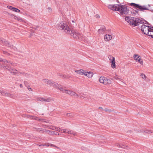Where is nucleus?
<instances>
[{
  "mask_svg": "<svg viewBox=\"0 0 153 153\" xmlns=\"http://www.w3.org/2000/svg\"><path fill=\"white\" fill-rule=\"evenodd\" d=\"M0 41H1L6 46H8L11 47V45L6 41L5 39L0 38Z\"/></svg>",
  "mask_w": 153,
  "mask_h": 153,
  "instance_id": "nucleus-14",
  "label": "nucleus"
},
{
  "mask_svg": "<svg viewBox=\"0 0 153 153\" xmlns=\"http://www.w3.org/2000/svg\"><path fill=\"white\" fill-rule=\"evenodd\" d=\"M133 57L135 60L137 61H138L141 64H143V60L141 59V57L140 56H139L137 54H134V55Z\"/></svg>",
  "mask_w": 153,
  "mask_h": 153,
  "instance_id": "nucleus-9",
  "label": "nucleus"
},
{
  "mask_svg": "<svg viewBox=\"0 0 153 153\" xmlns=\"http://www.w3.org/2000/svg\"><path fill=\"white\" fill-rule=\"evenodd\" d=\"M57 89H59L60 91H62V92L65 93V91L66 90V89H65L63 88L62 87H61V85H60V86L57 88H56Z\"/></svg>",
  "mask_w": 153,
  "mask_h": 153,
  "instance_id": "nucleus-22",
  "label": "nucleus"
},
{
  "mask_svg": "<svg viewBox=\"0 0 153 153\" xmlns=\"http://www.w3.org/2000/svg\"><path fill=\"white\" fill-rule=\"evenodd\" d=\"M50 132V133H51V132Z\"/></svg>",
  "mask_w": 153,
  "mask_h": 153,
  "instance_id": "nucleus-56",
  "label": "nucleus"
},
{
  "mask_svg": "<svg viewBox=\"0 0 153 153\" xmlns=\"http://www.w3.org/2000/svg\"><path fill=\"white\" fill-rule=\"evenodd\" d=\"M58 28L61 30H64L67 33L73 36L76 39H79L81 38L82 35L77 31L71 30L66 23L61 22L58 25Z\"/></svg>",
  "mask_w": 153,
  "mask_h": 153,
  "instance_id": "nucleus-1",
  "label": "nucleus"
},
{
  "mask_svg": "<svg viewBox=\"0 0 153 153\" xmlns=\"http://www.w3.org/2000/svg\"><path fill=\"white\" fill-rule=\"evenodd\" d=\"M140 76H142V77L143 79H144L145 78L146 76L145 74H142Z\"/></svg>",
  "mask_w": 153,
  "mask_h": 153,
  "instance_id": "nucleus-34",
  "label": "nucleus"
},
{
  "mask_svg": "<svg viewBox=\"0 0 153 153\" xmlns=\"http://www.w3.org/2000/svg\"><path fill=\"white\" fill-rule=\"evenodd\" d=\"M43 82L46 83L47 84H48L49 80H48V79H44L42 80Z\"/></svg>",
  "mask_w": 153,
  "mask_h": 153,
  "instance_id": "nucleus-26",
  "label": "nucleus"
},
{
  "mask_svg": "<svg viewBox=\"0 0 153 153\" xmlns=\"http://www.w3.org/2000/svg\"><path fill=\"white\" fill-rule=\"evenodd\" d=\"M67 115L68 117H73L74 115L71 113H68L67 114Z\"/></svg>",
  "mask_w": 153,
  "mask_h": 153,
  "instance_id": "nucleus-27",
  "label": "nucleus"
},
{
  "mask_svg": "<svg viewBox=\"0 0 153 153\" xmlns=\"http://www.w3.org/2000/svg\"><path fill=\"white\" fill-rule=\"evenodd\" d=\"M0 61L3 62L4 63H7L5 64L6 66H3L1 65V66L4 69L8 70L12 74L16 75L17 74V71L16 70L12 68H10L9 67V65L12 64V62L7 61L5 59H3L1 58H0Z\"/></svg>",
  "mask_w": 153,
  "mask_h": 153,
  "instance_id": "nucleus-3",
  "label": "nucleus"
},
{
  "mask_svg": "<svg viewBox=\"0 0 153 153\" xmlns=\"http://www.w3.org/2000/svg\"><path fill=\"white\" fill-rule=\"evenodd\" d=\"M46 146H49V145H47Z\"/></svg>",
  "mask_w": 153,
  "mask_h": 153,
  "instance_id": "nucleus-54",
  "label": "nucleus"
},
{
  "mask_svg": "<svg viewBox=\"0 0 153 153\" xmlns=\"http://www.w3.org/2000/svg\"><path fill=\"white\" fill-rule=\"evenodd\" d=\"M95 17L96 18H100V16L98 14H97L95 15Z\"/></svg>",
  "mask_w": 153,
  "mask_h": 153,
  "instance_id": "nucleus-38",
  "label": "nucleus"
},
{
  "mask_svg": "<svg viewBox=\"0 0 153 153\" xmlns=\"http://www.w3.org/2000/svg\"><path fill=\"white\" fill-rule=\"evenodd\" d=\"M104 110L106 111V112H111L112 111V110H110V109H109L108 108H105V109H104Z\"/></svg>",
  "mask_w": 153,
  "mask_h": 153,
  "instance_id": "nucleus-28",
  "label": "nucleus"
},
{
  "mask_svg": "<svg viewBox=\"0 0 153 153\" xmlns=\"http://www.w3.org/2000/svg\"><path fill=\"white\" fill-rule=\"evenodd\" d=\"M112 38L111 35L109 34L105 35L104 36V40L105 41H109Z\"/></svg>",
  "mask_w": 153,
  "mask_h": 153,
  "instance_id": "nucleus-16",
  "label": "nucleus"
},
{
  "mask_svg": "<svg viewBox=\"0 0 153 153\" xmlns=\"http://www.w3.org/2000/svg\"><path fill=\"white\" fill-rule=\"evenodd\" d=\"M66 129H61V132H62L64 133H66Z\"/></svg>",
  "mask_w": 153,
  "mask_h": 153,
  "instance_id": "nucleus-31",
  "label": "nucleus"
},
{
  "mask_svg": "<svg viewBox=\"0 0 153 153\" xmlns=\"http://www.w3.org/2000/svg\"><path fill=\"white\" fill-rule=\"evenodd\" d=\"M56 135H59V134L57 132H56Z\"/></svg>",
  "mask_w": 153,
  "mask_h": 153,
  "instance_id": "nucleus-46",
  "label": "nucleus"
},
{
  "mask_svg": "<svg viewBox=\"0 0 153 153\" xmlns=\"http://www.w3.org/2000/svg\"><path fill=\"white\" fill-rule=\"evenodd\" d=\"M37 100L38 101L41 102H45V98H43L42 97H38L37 99Z\"/></svg>",
  "mask_w": 153,
  "mask_h": 153,
  "instance_id": "nucleus-23",
  "label": "nucleus"
},
{
  "mask_svg": "<svg viewBox=\"0 0 153 153\" xmlns=\"http://www.w3.org/2000/svg\"><path fill=\"white\" fill-rule=\"evenodd\" d=\"M129 5L134 9H137V10L135 11L137 13H138L139 10L143 11L144 10H149V9L144 5L141 6L134 3H131L129 4Z\"/></svg>",
  "mask_w": 153,
  "mask_h": 153,
  "instance_id": "nucleus-4",
  "label": "nucleus"
},
{
  "mask_svg": "<svg viewBox=\"0 0 153 153\" xmlns=\"http://www.w3.org/2000/svg\"><path fill=\"white\" fill-rule=\"evenodd\" d=\"M71 134H72L73 135H75V134H76L75 133H73V132H71Z\"/></svg>",
  "mask_w": 153,
  "mask_h": 153,
  "instance_id": "nucleus-42",
  "label": "nucleus"
},
{
  "mask_svg": "<svg viewBox=\"0 0 153 153\" xmlns=\"http://www.w3.org/2000/svg\"><path fill=\"white\" fill-rule=\"evenodd\" d=\"M0 94H1L2 96L8 97L11 98L13 97V95L12 94L8 93L5 91H1Z\"/></svg>",
  "mask_w": 153,
  "mask_h": 153,
  "instance_id": "nucleus-11",
  "label": "nucleus"
},
{
  "mask_svg": "<svg viewBox=\"0 0 153 153\" xmlns=\"http://www.w3.org/2000/svg\"><path fill=\"white\" fill-rule=\"evenodd\" d=\"M54 100L53 98H52L51 97L45 98V102H50L52 101H54Z\"/></svg>",
  "mask_w": 153,
  "mask_h": 153,
  "instance_id": "nucleus-20",
  "label": "nucleus"
},
{
  "mask_svg": "<svg viewBox=\"0 0 153 153\" xmlns=\"http://www.w3.org/2000/svg\"><path fill=\"white\" fill-rule=\"evenodd\" d=\"M152 132V131L150 130H146L143 131V133H150Z\"/></svg>",
  "mask_w": 153,
  "mask_h": 153,
  "instance_id": "nucleus-24",
  "label": "nucleus"
},
{
  "mask_svg": "<svg viewBox=\"0 0 153 153\" xmlns=\"http://www.w3.org/2000/svg\"><path fill=\"white\" fill-rule=\"evenodd\" d=\"M66 133H67L69 134H71V131H70L68 130H66Z\"/></svg>",
  "mask_w": 153,
  "mask_h": 153,
  "instance_id": "nucleus-36",
  "label": "nucleus"
},
{
  "mask_svg": "<svg viewBox=\"0 0 153 153\" xmlns=\"http://www.w3.org/2000/svg\"><path fill=\"white\" fill-rule=\"evenodd\" d=\"M111 60V66L113 68H115V59L114 57H111L110 59Z\"/></svg>",
  "mask_w": 153,
  "mask_h": 153,
  "instance_id": "nucleus-13",
  "label": "nucleus"
},
{
  "mask_svg": "<svg viewBox=\"0 0 153 153\" xmlns=\"http://www.w3.org/2000/svg\"><path fill=\"white\" fill-rule=\"evenodd\" d=\"M62 77L68 79L70 77L69 76H67L65 75H62Z\"/></svg>",
  "mask_w": 153,
  "mask_h": 153,
  "instance_id": "nucleus-32",
  "label": "nucleus"
},
{
  "mask_svg": "<svg viewBox=\"0 0 153 153\" xmlns=\"http://www.w3.org/2000/svg\"><path fill=\"white\" fill-rule=\"evenodd\" d=\"M65 93L68 94L71 96H74L76 97H78V95L76 93L69 90L66 89Z\"/></svg>",
  "mask_w": 153,
  "mask_h": 153,
  "instance_id": "nucleus-8",
  "label": "nucleus"
},
{
  "mask_svg": "<svg viewBox=\"0 0 153 153\" xmlns=\"http://www.w3.org/2000/svg\"><path fill=\"white\" fill-rule=\"evenodd\" d=\"M4 54H6L7 53L6 52H4Z\"/></svg>",
  "mask_w": 153,
  "mask_h": 153,
  "instance_id": "nucleus-48",
  "label": "nucleus"
},
{
  "mask_svg": "<svg viewBox=\"0 0 153 153\" xmlns=\"http://www.w3.org/2000/svg\"><path fill=\"white\" fill-rule=\"evenodd\" d=\"M84 75L87 76L88 78H91L92 77L93 74L92 72H87L86 71H85Z\"/></svg>",
  "mask_w": 153,
  "mask_h": 153,
  "instance_id": "nucleus-17",
  "label": "nucleus"
},
{
  "mask_svg": "<svg viewBox=\"0 0 153 153\" xmlns=\"http://www.w3.org/2000/svg\"><path fill=\"white\" fill-rule=\"evenodd\" d=\"M129 131L130 132H131V130H130V131Z\"/></svg>",
  "mask_w": 153,
  "mask_h": 153,
  "instance_id": "nucleus-53",
  "label": "nucleus"
},
{
  "mask_svg": "<svg viewBox=\"0 0 153 153\" xmlns=\"http://www.w3.org/2000/svg\"><path fill=\"white\" fill-rule=\"evenodd\" d=\"M82 97H83L82 96H82H81V97L82 98Z\"/></svg>",
  "mask_w": 153,
  "mask_h": 153,
  "instance_id": "nucleus-55",
  "label": "nucleus"
},
{
  "mask_svg": "<svg viewBox=\"0 0 153 153\" xmlns=\"http://www.w3.org/2000/svg\"><path fill=\"white\" fill-rule=\"evenodd\" d=\"M51 146H55V147H56L58 149H59V147H56V146H55L53 145H51Z\"/></svg>",
  "mask_w": 153,
  "mask_h": 153,
  "instance_id": "nucleus-43",
  "label": "nucleus"
},
{
  "mask_svg": "<svg viewBox=\"0 0 153 153\" xmlns=\"http://www.w3.org/2000/svg\"><path fill=\"white\" fill-rule=\"evenodd\" d=\"M72 22H73V23H74V21L73 20V21H72Z\"/></svg>",
  "mask_w": 153,
  "mask_h": 153,
  "instance_id": "nucleus-50",
  "label": "nucleus"
},
{
  "mask_svg": "<svg viewBox=\"0 0 153 153\" xmlns=\"http://www.w3.org/2000/svg\"><path fill=\"white\" fill-rule=\"evenodd\" d=\"M27 88L28 89V90L30 91V90L31 91H32V89L31 88H28V87Z\"/></svg>",
  "mask_w": 153,
  "mask_h": 153,
  "instance_id": "nucleus-41",
  "label": "nucleus"
},
{
  "mask_svg": "<svg viewBox=\"0 0 153 153\" xmlns=\"http://www.w3.org/2000/svg\"><path fill=\"white\" fill-rule=\"evenodd\" d=\"M114 77L116 79H117V80H120V79L116 75L115 76H114Z\"/></svg>",
  "mask_w": 153,
  "mask_h": 153,
  "instance_id": "nucleus-33",
  "label": "nucleus"
},
{
  "mask_svg": "<svg viewBox=\"0 0 153 153\" xmlns=\"http://www.w3.org/2000/svg\"><path fill=\"white\" fill-rule=\"evenodd\" d=\"M119 5H109L108 6V8L110 9L113 11H117V10L119 8Z\"/></svg>",
  "mask_w": 153,
  "mask_h": 153,
  "instance_id": "nucleus-10",
  "label": "nucleus"
},
{
  "mask_svg": "<svg viewBox=\"0 0 153 153\" xmlns=\"http://www.w3.org/2000/svg\"><path fill=\"white\" fill-rule=\"evenodd\" d=\"M150 28V27L149 26L143 25L141 26V29L142 31L144 34L147 35V33L149 32V31Z\"/></svg>",
  "mask_w": 153,
  "mask_h": 153,
  "instance_id": "nucleus-7",
  "label": "nucleus"
},
{
  "mask_svg": "<svg viewBox=\"0 0 153 153\" xmlns=\"http://www.w3.org/2000/svg\"><path fill=\"white\" fill-rule=\"evenodd\" d=\"M58 75L59 76H62V75L60 74H58Z\"/></svg>",
  "mask_w": 153,
  "mask_h": 153,
  "instance_id": "nucleus-44",
  "label": "nucleus"
},
{
  "mask_svg": "<svg viewBox=\"0 0 153 153\" xmlns=\"http://www.w3.org/2000/svg\"><path fill=\"white\" fill-rule=\"evenodd\" d=\"M7 7L9 9L17 13H19L20 12V10L18 9L13 7L12 6H7Z\"/></svg>",
  "mask_w": 153,
  "mask_h": 153,
  "instance_id": "nucleus-15",
  "label": "nucleus"
},
{
  "mask_svg": "<svg viewBox=\"0 0 153 153\" xmlns=\"http://www.w3.org/2000/svg\"><path fill=\"white\" fill-rule=\"evenodd\" d=\"M20 86L21 88H22L23 87L22 85V84H20Z\"/></svg>",
  "mask_w": 153,
  "mask_h": 153,
  "instance_id": "nucleus-45",
  "label": "nucleus"
},
{
  "mask_svg": "<svg viewBox=\"0 0 153 153\" xmlns=\"http://www.w3.org/2000/svg\"><path fill=\"white\" fill-rule=\"evenodd\" d=\"M51 134H53V135H55L56 134V132L55 131H51Z\"/></svg>",
  "mask_w": 153,
  "mask_h": 153,
  "instance_id": "nucleus-35",
  "label": "nucleus"
},
{
  "mask_svg": "<svg viewBox=\"0 0 153 153\" xmlns=\"http://www.w3.org/2000/svg\"><path fill=\"white\" fill-rule=\"evenodd\" d=\"M56 126H50L49 128L54 130H55L56 129Z\"/></svg>",
  "mask_w": 153,
  "mask_h": 153,
  "instance_id": "nucleus-25",
  "label": "nucleus"
},
{
  "mask_svg": "<svg viewBox=\"0 0 153 153\" xmlns=\"http://www.w3.org/2000/svg\"><path fill=\"white\" fill-rule=\"evenodd\" d=\"M17 20H18V21H22V19H20L19 18H17L16 17Z\"/></svg>",
  "mask_w": 153,
  "mask_h": 153,
  "instance_id": "nucleus-40",
  "label": "nucleus"
},
{
  "mask_svg": "<svg viewBox=\"0 0 153 153\" xmlns=\"http://www.w3.org/2000/svg\"><path fill=\"white\" fill-rule=\"evenodd\" d=\"M99 108H100V109H102V107H100Z\"/></svg>",
  "mask_w": 153,
  "mask_h": 153,
  "instance_id": "nucleus-51",
  "label": "nucleus"
},
{
  "mask_svg": "<svg viewBox=\"0 0 153 153\" xmlns=\"http://www.w3.org/2000/svg\"><path fill=\"white\" fill-rule=\"evenodd\" d=\"M120 147L122 148L123 149H125L126 148V146L123 145V144H120Z\"/></svg>",
  "mask_w": 153,
  "mask_h": 153,
  "instance_id": "nucleus-30",
  "label": "nucleus"
},
{
  "mask_svg": "<svg viewBox=\"0 0 153 153\" xmlns=\"http://www.w3.org/2000/svg\"><path fill=\"white\" fill-rule=\"evenodd\" d=\"M48 84L52 86L53 87L55 88H57L58 87H59L60 86V84H59L56 83L53 81H51L50 80H49Z\"/></svg>",
  "mask_w": 153,
  "mask_h": 153,
  "instance_id": "nucleus-12",
  "label": "nucleus"
},
{
  "mask_svg": "<svg viewBox=\"0 0 153 153\" xmlns=\"http://www.w3.org/2000/svg\"><path fill=\"white\" fill-rule=\"evenodd\" d=\"M115 145L116 146H119L120 147V144H119V143H115Z\"/></svg>",
  "mask_w": 153,
  "mask_h": 153,
  "instance_id": "nucleus-39",
  "label": "nucleus"
},
{
  "mask_svg": "<svg viewBox=\"0 0 153 153\" xmlns=\"http://www.w3.org/2000/svg\"><path fill=\"white\" fill-rule=\"evenodd\" d=\"M51 131H50V130H45V131H44V132H47L48 133H50V132H51Z\"/></svg>",
  "mask_w": 153,
  "mask_h": 153,
  "instance_id": "nucleus-37",
  "label": "nucleus"
},
{
  "mask_svg": "<svg viewBox=\"0 0 153 153\" xmlns=\"http://www.w3.org/2000/svg\"><path fill=\"white\" fill-rule=\"evenodd\" d=\"M105 30V28L100 29L98 30V34L100 35L101 34H103L104 33V31Z\"/></svg>",
  "mask_w": 153,
  "mask_h": 153,
  "instance_id": "nucleus-21",
  "label": "nucleus"
},
{
  "mask_svg": "<svg viewBox=\"0 0 153 153\" xmlns=\"http://www.w3.org/2000/svg\"><path fill=\"white\" fill-rule=\"evenodd\" d=\"M48 9L50 10H51V7H48Z\"/></svg>",
  "mask_w": 153,
  "mask_h": 153,
  "instance_id": "nucleus-47",
  "label": "nucleus"
},
{
  "mask_svg": "<svg viewBox=\"0 0 153 153\" xmlns=\"http://www.w3.org/2000/svg\"><path fill=\"white\" fill-rule=\"evenodd\" d=\"M85 70L82 69H80L79 70H76L75 71V72L78 74L81 75H83L85 74Z\"/></svg>",
  "mask_w": 153,
  "mask_h": 153,
  "instance_id": "nucleus-19",
  "label": "nucleus"
},
{
  "mask_svg": "<svg viewBox=\"0 0 153 153\" xmlns=\"http://www.w3.org/2000/svg\"><path fill=\"white\" fill-rule=\"evenodd\" d=\"M99 81L100 83L105 85L110 84L111 83V82L110 79H108L103 76H101L100 78Z\"/></svg>",
  "mask_w": 153,
  "mask_h": 153,
  "instance_id": "nucleus-6",
  "label": "nucleus"
},
{
  "mask_svg": "<svg viewBox=\"0 0 153 153\" xmlns=\"http://www.w3.org/2000/svg\"><path fill=\"white\" fill-rule=\"evenodd\" d=\"M61 129L62 128H59V127H56L55 130L58 131L59 132H61Z\"/></svg>",
  "mask_w": 153,
  "mask_h": 153,
  "instance_id": "nucleus-29",
  "label": "nucleus"
},
{
  "mask_svg": "<svg viewBox=\"0 0 153 153\" xmlns=\"http://www.w3.org/2000/svg\"><path fill=\"white\" fill-rule=\"evenodd\" d=\"M125 20L130 25L133 26H137L139 24L144 23V21L141 19H138L131 16H126L125 18Z\"/></svg>",
  "mask_w": 153,
  "mask_h": 153,
  "instance_id": "nucleus-2",
  "label": "nucleus"
},
{
  "mask_svg": "<svg viewBox=\"0 0 153 153\" xmlns=\"http://www.w3.org/2000/svg\"><path fill=\"white\" fill-rule=\"evenodd\" d=\"M1 90L0 89V94L1 93Z\"/></svg>",
  "mask_w": 153,
  "mask_h": 153,
  "instance_id": "nucleus-52",
  "label": "nucleus"
},
{
  "mask_svg": "<svg viewBox=\"0 0 153 153\" xmlns=\"http://www.w3.org/2000/svg\"><path fill=\"white\" fill-rule=\"evenodd\" d=\"M117 11L120 12L121 16H124L128 14L129 10L126 6L124 5H120L119 6Z\"/></svg>",
  "mask_w": 153,
  "mask_h": 153,
  "instance_id": "nucleus-5",
  "label": "nucleus"
},
{
  "mask_svg": "<svg viewBox=\"0 0 153 153\" xmlns=\"http://www.w3.org/2000/svg\"><path fill=\"white\" fill-rule=\"evenodd\" d=\"M147 35L153 38V27H150Z\"/></svg>",
  "mask_w": 153,
  "mask_h": 153,
  "instance_id": "nucleus-18",
  "label": "nucleus"
},
{
  "mask_svg": "<svg viewBox=\"0 0 153 153\" xmlns=\"http://www.w3.org/2000/svg\"><path fill=\"white\" fill-rule=\"evenodd\" d=\"M132 15H134V12H132Z\"/></svg>",
  "mask_w": 153,
  "mask_h": 153,
  "instance_id": "nucleus-49",
  "label": "nucleus"
}]
</instances>
